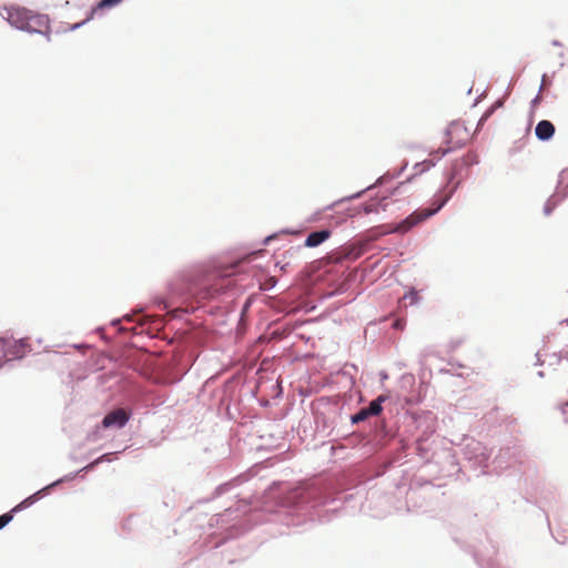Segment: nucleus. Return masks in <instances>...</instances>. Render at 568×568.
<instances>
[{
	"label": "nucleus",
	"instance_id": "nucleus-4",
	"mask_svg": "<svg viewBox=\"0 0 568 568\" xmlns=\"http://www.w3.org/2000/svg\"><path fill=\"white\" fill-rule=\"evenodd\" d=\"M6 342L8 343V359L20 358L31 351V345L27 338L19 341L6 339Z\"/></svg>",
	"mask_w": 568,
	"mask_h": 568
},
{
	"label": "nucleus",
	"instance_id": "nucleus-17",
	"mask_svg": "<svg viewBox=\"0 0 568 568\" xmlns=\"http://www.w3.org/2000/svg\"><path fill=\"white\" fill-rule=\"evenodd\" d=\"M394 327L396 328H403V323L400 320H397L395 323H394Z\"/></svg>",
	"mask_w": 568,
	"mask_h": 568
},
{
	"label": "nucleus",
	"instance_id": "nucleus-15",
	"mask_svg": "<svg viewBox=\"0 0 568 568\" xmlns=\"http://www.w3.org/2000/svg\"><path fill=\"white\" fill-rule=\"evenodd\" d=\"M499 105H501V103H500V102H497V103H496V104H495V105H494L489 111H487V112L485 113L484 118L489 116V115L491 114V112L494 111V109H495L496 106H499Z\"/></svg>",
	"mask_w": 568,
	"mask_h": 568
},
{
	"label": "nucleus",
	"instance_id": "nucleus-11",
	"mask_svg": "<svg viewBox=\"0 0 568 568\" xmlns=\"http://www.w3.org/2000/svg\"><path fill=\"white\" fill-rule=\"evenodd\" d=\"M122 0H101L98 6L92 10V14L100 9L111 8L119 4Z\"/></svg>",
	"mask_w": 568,
	"mask_h": 568
},
{
	"label": "nucleus",
	"instance_id": "nucleus-19",
	"mask_svg": "<svg viewBox=\"0 0 568 568\" xmlns=\"http://www.w3.org/2000/svg\"><path fill=\"white\" fill-rule=\"evenodd\" d=\"M566 420L568 422V417H566Z\"/></svg>",
	"mask_w": 568,
	"mask_h": 568
},
{
	"label": "nucleus",
	"instance_id": "nucleus-18",
	"mask_svg": "<svg viewBox=\"0 0 568 568\" xmlns=\"http://www.w3.org/2000/svg\"><path fill=\"white\" fill-rule=\"evenodd\" d=\"M101 458L94 460L89 467H93L94 465H97L99 462H100Z\"/></svg>",
	"mask_w": 568,
	"mask_h": 568
},
{
	"label": "nucleus",
	"instance_id": "nucleus-5",
	"mask_svg": "<svg viewBox=\"0 0 568 568\" xmlns=\"http://www.w3.org/2000/svg\"><path fill=\"white\" fill-rule=\"evenodd\" d=\"M38 495H39V493L26 498L23 501H21L19 505H17L10 513L1 515L0 516V529L3 528L7 524H9L12 520V518H13L12 513L18 511L23 508H27L30 505H32L36 501Z\"/></svg>",
	"mask_w": 568,
	"mask_h": 568
},
{
	"label": "nucleus",
	"instance_id": "nucleus-7",
	"mask_svg": "<svg viewBox=\"0 0 568 568\" xmlns=\"http://www.w3.org/2000/svg\"><path fill=\"white\" fill-rule=\"evenodd\" d=\"M329 236H331V231H328V230L312 232L307 235V237L305 240V245L307 247L318 246L324 241H326Z\"/></svg>",
	"mask_w": 568,
	"mask_h": 568
},
{
	"label": "nucleus",
	"instance_id": "nucleus-2",
	"mask_svg": "<svg viewBox=\"0 0 568 568\" xmlns=\"http://www.w3.org/2000/svg\"><path fill=\"white\" fill-rule=\"evenodd\" d=\"M8 21L11 26L20 30H32V22L37 19L23 8H11L8 10Z\"/></svg>",
	"mask_w": 568,
	"mask_h": 568
},
{
	"label": "nucleus",
	"instance_id": "nucleus-14",
	"mask_svg": "<svg viewBox=\"0 0 568 568\" xmlns=\"http://www.w3.org/2000/svg\"><path fill=\"white\" fill-rule=\"evenodd\" d=\"M369 416L371 415L367 413V410L365 408H363L361 412H358L357 414H355L352 417V420H353V423H359V422L365 420Z\"/></svg>",
	"mask_w": 568,
	"mask_h": 568
},
{
	"label": "nucleus",
	"instance_id": "nucleus-13",
	"mask_svg": "<svg viewBox=\"0 0 568 568\" xmlns=\"http://www.w3.org/2000/svg\"><path fill=\"white\" fill-rule=\"evenodd\" d=\"M403 300H408L412 305L416 304L419 301L418 292L415 290H410L404 295Z\"/></svg>",
	"mask_w": 568,
	"mask_h": 568
},
{
	"label": "nucleus",
	"instance_id": "nucleus-16",
	"mask_svg": "<svg viewBox=\"0 0 568 568\" xmlns=\"http://www.w3.org/2000/svg\"><path fill=\"white\" fill-rule=\"evenodd\" d=\"M561 410H562V414L564 415H567L568 414V402L565 403L562 406H561Z\"/></svg>",
	"mask_w": 568,
	"mask_h": 568
},
{
	"label": "nucleus",
	"instance_id": "nucleus-1",
	"mask_svg": "<svg viewBox=\"0 0 568 568\" xmlns=\"http://www.w3.org/2000/svg\"><path fill=\"white\" fill-rule=\"evenodd\" d=\"M453 191L447 193L436 194L432 207L429 209H420L413 212L409 216H407L403 222H400L393 231L405 233L409 231L415 225L426 221L428 217L433 216L437 213L450 199Z\"/></svg>",
	"mask_w": 568,
	"mask_h": 568
},
{
	"label": "nucleus",
	"instance_id": "nucleus-12",
	"mask_svg": "<svg viewBox=\"0 0 568 568\" xmlns=\"http://www.w3.org/2000/svg\"><path fill=\"white\" fill-rule=\"evenodd\" d=\"M7 345L4 338H0V366L8 361V352H7Z\"/></svg>",
	"mask_w": 568,
	"mask_h": 568
},
{
	"label": "nucleus",
	"instance_id": "nucleus-10",
	"mask_svg": "<svg viewBox=\"0 0 568 568\" xmlns=\"http://www.w3.org/2000/svg\"><path fill=\"white\" fill-rule=\"evenodd\" d=\"M381 206L379 202H371L363 205V211L365 214L377 213ZM383 210H385V205H383Z\"/></svg>",
	"mask_w": 568,
	"mask_h": 568
},
{
	"label": "nucleus",
	"instance_id": "nucleus-3",
	"mask_svg": "<svg viewBox=\"0 0 568 568\" xmlns=\"http://www.w3.org/2000/svg\"><path fill=\"white\" fill-rule=\"evenodd\" d=\"M130 419V413L124 408H116L108 413L103 420L102 426L104 428H122Z\"/></svg>",
	"mask_w": 568,
	"mask_h": 568
},
{
	"label": "nucleus",
	"instance_id": "nucleus-6",
	"mask_svg": "<svg viewBox=\"0 0 568 568\" xmlns=\"http://www.w3.org/2000/svg\"><path fill=\"white\" fill-rule=\"evenodd\" d=\"M535 133L539 140L546 141L554 135L555 126L550 121L541 120L540 122L537 123Z\"/></svg>",
	"mask_w": 568,
	"mask_h": 568
},
{
	"label": "nucleus",
	"instance_id": "nucleus-8",
	"mask_svg": "<svg viewBox=\"0 0 568 568\" xmlns=\"http://www.w3.org/2000/svg\"><path fill=\"white\" fill-rule=\"evenodd\" d=\"M386 399V395H379L376 399L372 400L369 406L365 409L371 416H376L382 412V403H384Z\"/></svg>",
	"mask_w": 568,
	"mask_h": 568
},
{
	"label": "nucleus",
	"instance_id": "nucleus-9",
	"mask_svg": "<svg viewBox=\"0 0 568 568\" xmlns=\"http://www.w3.org/2000/svg\"><path fill=\"white\" fill-rule=\"evenodd\" d=\"M459 133H464V135H465V138L463 140L457 142L458 145H462L468 138L466 129L459 123H454L449 126L448 134L450 136L454 134L458 135Z\"/></svg>",
	"mask_w": 568,
	"mask_h": 568
}]
</instances>
